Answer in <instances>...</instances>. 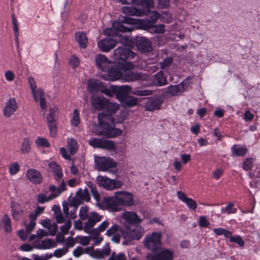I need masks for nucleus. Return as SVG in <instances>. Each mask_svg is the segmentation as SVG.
<instances>
[{
    "label": "nucleus",
    "instance_id": "nucleus-1",
    "mask_svg": "<svg viewBox=\"0 0 260 260\" xmlns=\"http://www.w3.org/2000/svg\"><path fill=\"white\" fill-rule=\"evenodd\" d=\"M87 88L89 92L93 94L101 92L107 96H116L117 98L129 93L140 96L150 95L152 93L151 90L145 89H137L132 91L128 85L111 86L107 88L102 82L94 79L88 81Z\"/></svg>",
    "mask_w": 260,
    "mask_h": 260
},
{
    "label": "nucleus",
    "instance_id": "nucleus-2",
    "mask_svg": "<svg viewBox=\"0 0 260 260\" xmlns=\"http://www.w3.org/2000/svg\"><path fill=\"white\" fill-rule=\"evenodd\" d=\"M136 56V53L128 49L123 47H118L114 50L113 58L118 64L112 66L107 71V73L102 74L101 77L105 80L116 81L122 80L123 76L122 64L120 63V60H124L128 58H134Z\"/></svg>",
    "mask_w": 260,
    "mask_h": 260
},
{
    "label": "nucleus",
    "instance_id": "nucleus-3",
    "mask_svg": "<svg viewBox=\"0 0 260 260\" xmlns=\"http://www.w3.org/2000/svg\"><path fill=\"white\" fill-rule=\"evenodd\" d=\"M103 204L110 211L118 212L125 207H132L134 204L133 194L126 191L114 192L113 197L104 198Z\"/></svg>",
    "mask_w": 260,
    "mask_h": 260
},
{
    "label": "nucleus",
    "instance_id": "nucleus-4",
    "mask_svg": "<svg viewBox=\"0 0 260 260\" xmlns=\"http://www.w3.org/2000/svg\"><path fill=\"white\" fill-rule=\"evenodd\" d=\"M150 21L134 19L127 16H122L120 21H114L113 27L123 32H130L137 28L140 24H143L145 27H150L159 18L160 15L156 11L150 13Z\"/></svg>",
    "mask_w": 260,
    "mask_h": 260
},
{
    "label": "nucleus",
    "instance_id": "nucleus-5",
    "mask_svg": "<svg viewBox=\"0 0 260 260\" xmlns=\"http://www.w3.org/2000/svg\"><path fill=\"white\" fill-rule=\"evenodd\" d=\"M108 115L99 114L98 115L99 125L95 127L98 135H103L108 138H114L122 134V129L114 126L115 123L108 121Z\"/></svg>",
    "mask_w": 260,
    "mask_h": 260
},
{
    "label": "nucleus",
    "instance_id": "nucleus-6",
    "mask_svg": "<svg viewBox=\"0 0 260 260\" xmlns=\"http://www.w3.org/2000/svg\"><path fill=\"white\" fill-rule=\"evenodd\" d=\"M111 28H108L105 29L104 34L108 37L102 39L98 42V46L100 49L104 52H109L113 49L117 44V41L109 37H115L119 36L118 31L122 32L117 29H115L113 27V23ZM122 32H124L122 31Z\"/></svg>",
    "mask_w": 260,
    "mask_h": 260
},
{
    "label": "nucleus",
    "instance_id": "nucleus-7",
    "mask_svg": "<svg viewBox=\"0 0 260 260\" xmlns=\"http://www.w3.org/2000/svg\"><path fill=\"white\" fill-rule=\"evenodd\" d=\"M107 113L102 114L108 115V121L111 123H120L125 119L127 115L126 111L120 109L118 104L113 103L107 105Z\"/></svg>",
    "mask_w": 260,
    "mask_h": 260
},
{
    "label": "nucleus",
    "instance_id": "nucleus-8",
    "mask_svg": "<svg viewBox=\"0 0 260 260\" xmlns=\"http://www.w3.org/2000/svg\"><path fill=\"white\" fill-rule=\"evenodd\" d=\"M135 64L132 62L125 61L122 64L123 82H132L138 80H145L148 78V76L141 72H132L135 68Z\"/></svg>",
    "mask_w": 260,
    "mask_h": 260
},
{
    "label": "nucleus",
    "instance_id": "nucleus-9",
    "mask_svg": "<svg viewBox=\"0 0 260 260\" xmlns=\"http://www.w3.org/2000/svg\"><path fill=\"white\" fill-rule=\"evenodd\" d=\"M161 234L160 232H153L146 236L143 240L144 246L152 251L153 253L161 244Z\"/></svg>",
    "mask_w": 260,
    "mask_h": 260
},
{
    "label": "nucleus",
    "instance_id": "nucleus-10",
    "mask_svg": "<svg viewBox=\"0 0 260 260\" xmlns=\"http://www.w3.org/2000/svg\"><path fill=\"white\" fill-rule=\"evenodd\" d=\"M174 250L166 248H158L153 253L147 255L148 260H173L174 258Z\"/></svg>",
    "mask_w": 260,
    "mask_h": 260
},
{
    "label": "nucleus",
    "instance_id": "nucleus-11",
    "mask_svg": "<svg viewBox=\"0 0 260 260\" xmlns=\"http://www.w3.org/2000/svg\"><path fill=\"white\" fill-rule=\"evenodd\" d=\"M144 233V229L138 224L132 228L127 227L123 233V238L128 241L139 240L143 236Z\"/></svg>",
    "mask_w": 260,
    "mask_h": 260
},
{
    "label": "nucleus",
    "instance_id": "nucleus-12",
    "mask_svg": "<svg viewBox=\"0 0 260 260\" xmlns=\"http://www.w3.org/2000/svg\"><path fill=\"white\" fill-rule=\"evenodd\" d=\"M96 181L99 186L109 190L121 188L123 185V182L120 180L111 179L102 176H98Z\"/></svg>",
    "mask_w": 260,
    "mask_h": 260
},
{
    "label": "nucleus",
    "instance_id": "nucleus-13",
    "mask_svg": "<svg viewBox=\"0 0 260 260\" xmlns=\"http://www.w3.org/2000/svg\"><path fill=\"white\" fill-rule=\"evenodd\" d=\"M94 163L96 168L101 171H107L116 166V162L109 157L95 156Z\"/></svg>",
    "mask_w": 260,
    "mask_h": 260
},
{
    "label": "nucleus",
    "instance_id": "nucleus-14",
    "mask_svg": "<svg viewBox=\"0 0 260 260\" xmlns=\"http://www.w3.org/2000/svg\"><path fill=\"white\" fill-rule=\"evenodd\" d=\"M89 144L94 148H100L109 151L116 150L115 143L111 140L104 139L91 138L88 141Z\"/></svg>",
    "mask_w": 260,
    "mask_h": 260
},
{
    "label": "nucleus",
    "instance_id": "nucleus-15",
    "mask_svg": "<svg viewBox=\"0 0 260 260\" xmlns=\"http://www.w3.org/2000/svg\"><path fill=\"white\" fill-rule=\"evenodd\" d=\"M142 219L140 218L137 213L133 211H125L121 215L120 221L121 223L128 227L130 224L140 223Z\"/></svg>",
    "mask_w": 260,
    "mask_h": 260
},
{
    "label": "nucleus",
    "instance_id": "nucleus-16",
    "mask_svg": "<svg viewBox=\"0 0 260 260\" xmlns=\"http://www.w3.org/2000/svg\"><path fill=\"white\" fill-rule=\"evenodd\" d=\"M89 200L90 196L88 190L80 189L70 202V206L74 208L75 211L82 201L88 202Z\"/></svg>",
    "mask_w": 260,
    "mask_h": 260
},
{
    "label": "nucleus",
    "instance_id": "nucleus-17",
    "mask_svg": "<svg viewBox=\"0 0 260 260\" xmlns=\"http://www.w3.org/2000/svg\"><path fill=\"white\" fill-rule=\"evenodd\" d=\"M87 221L84 224V231L89 234H92V228L102 219V216L96 212H91L87 218Z\"/></svg>",
    "mask_w": 260,
    "mask_h": 260
},
{
    "label": "nucleus",
    "instance_id": "nucleus-18",
    "mask_svg": "<svg viewBox=\"0 0 260 260\" xmlns=\"http://www.w3.org/2000/svg\"><path fill=\"white\" fill-rule=\"evenodd\" d=\"M57 110V107L50 108L49 113L46 116L50 135L51 137H55L57 133V126L54 119L55 113Z\"/></svg>",
    "mask_w": 260,
    "mask_h": 260
},
{
    "label": "nucleus",
    "instance_id": "nucleus-19",
    "mask_svg": "<svg viewBox=\"0 0 260 260\" xmlns=\"http://www.w3.org/2000/svg\"><path fill=\"white\" fill-rule=\"evenodd\" d=\"M189 85V79L186 78L180 84L177 85H172L169 87L168 92L170 95L177 96L180 93L185 91Z\"/></svg>",
    "mask_w": 260,
    "mask_h": 260
},
{
    "label": "nucleus",
    "instance_id": "nucleus-20",
    "mask_svg": "<svg viewBox=\"0 0 260 260\" xmlns=\"http://www.w3.org/2000/svg\"><path fill=\"white\" fill-rule=\"evenodd\" d=\"M96 66L102 71H107L111 65L112 62L104 55L99 54L95 57Z\"/></svg>",
    "mask_w": 260,
    "mask_h": 260
},
{
    "label": "nucleus",
    "instance_id": "nucleus-21",
    "mask_svg": "<svg viewBox=\"0 0 260 260\" xmlns=\"http://www.w3.org/2000/svg\"><path fill=\"white\" fill-rule=\"evenodd\" d=\"M123 233L124 231H122L118 225L114 224L107 231L106 235L108 236H113L112 241L118 243L120 241L121 237L123 236Z\"/></svg>",
    "mask_w": 260,
    "mask_h": 260
},
{
    "label": "nucleus",
    "instance_id": "nucleus-22",
    "mask_svg": "<svg viewBox=\"0 0 260 260\" xmlns=\"http://www.w3.org/2000/svg\"><path fill=\"white\" fill-rule=\"evenodd\" d=\"M18 107L15 99H9L7 102L3 110V114L6 117H10L13 115Z\"/></svg>",
    "mask_w": 260,
    "mask_h": 260
},
{
    "label": "nucleus",
    "instance_id": "nucleus-23",
    "mask_svg": "<svg viewBox=\"0 0 260 260\" xmlns=\"http://www.w3.org/2000/svg\"><path fill=\"white\" fill-rule=\"evenodd\" d=\"M177 196L178 198L185 203L190 209L196 210L197 208V204L195 201L191 198H188L184 192L181 191H178L177 192Z\"/></svg>",
    "mask_w": 260,
    "mask_h": 260
},
{
    "label": "nucleus",
    "instance_id": "nucleus-24",
    "mask_svg": "<svg viewBox=\"0 0 260 260\" xmlns=\"http://www.w3.org/2000/svg\"><path fill=\"white\" fill-rule=\"evenodd\" d=\"M26 178L33 183H40L42 180L41 173L33 169H28L26 173Z\"/></svg>",
    "mask_w": 260,
    "mask_h": 260
},
{
    "label": "nucleus",
    "instance_id": "nucleus-25",
    "mask_svg": "<svg viewBox=\"0 0 260 260\" xmlns=\"http://www.w3.org/2000/svg\"><path fill=\"white\" fill-rule=\"evenodd\" d=\"M122 4L141 6L144 8H149L153 5L152 0H118Z\"/></svg>",
    "mask_w": 260,
    "mask_h": 260
},
{
    "label": "nucleus",
    "instance_id": "nucleus-26",
    "mask_svg": "<svg viewBox=\"0 0 260 260\" xmlns=\"http://www.w3.org/2000/svg\"><path fill=\"white\" fill-rule=\"evenodd\" d=\"M11 213L13 218L15 220H19L23 212L22 207L19 203L13 201L11 202Z\"/></svg>",
    "mask_w": 260,
    "mask_h": 260
},
{
    "label": "nucleus",
    "instance_id": "nucleus-27",
    "mask_svg": "<svg viewBox=\"0 0 260 260\" xmlns=\"http://www.w3.org/2000/svg\"><path fill=\"white\" fill-rule=\"evenodd\" d=\"M33 245L35 248L39 249H49L56 246L55 241L50 239H46L38 242L35 241Z\"/></svg>",
    "mask_w": 260,
    "mask_h": 260
},
{
    "label": "nucleus",
    "instance_id": "nucleus-28",
    "mask_svg": "<svg viewBox=\"0 0 260 260\" xmlns=\"http://www.w3.org/2000/svg\"><path fill=\"white\" fill-rule=\"evenodd\" d=\"M122 12L127 15L136 16H142L145 14V9L141 10L140 8H137L135 7L125 6L122 8Z\"/></svg>",
    "mask_w": 260,
    "mask_h": 260
},
{
    "label": "nucleus",
    "instance_id": "nucleus-29",
    "mask_svg": "<svg viewBox=\"0 0 260 260\" xmlns=\"http://www.w3.org/2000/svg\"><path fill=\"white\" fill-rule=\"evenodd\" d=\"M137 42V47L141 52H146L151 51V43L147 39L141 37L138 38Z\"/></svg>",
    "mask_w": 260,
    "mask_h": 260
},
{
    "label": "nucleus",
    "instance_id": "nucleus-30",
    "mask_svg": "<svg viewBox=\"0 0 260 260\" xmlns=\"http://www.w3.org/2000/svg\"><path fill=\"white\" fill-rule=\"evenodd\" d=\"M148 101L145 103L146 110L153 111L160 108L163 102L162 99H147Z\"/></svg>",
    "mask_w": 260,
    "mask_h": 260
},
{
    "label": "nucleus",
    "instance_id": "nucleus-31",
    "mask_svg": "<svg viewBox=\"0 0 260 260\" xmlns=\"http://www.w3.org/2000/svg\"><path fill=\"white\" fill-rule=\"evenodd\" d=\"M41 224L44 228L48 229L50 235L53 236L55 234L57 231V225L55 222L51 221L49 219H45L41 221Z\"/></svg>",
    "mask_w": 260,
    "mask_h": 260
},
{
    "label": "nucleus",
    "instance_id": "nucleus-32",
    "mask_svg": "<svg viewBox=\"0 0 260 260\" xmlns=\"http://www.w3.org/2000/svg\"><path fill=\"white\" fill-rule=\"evenodd\" d=\"M93 107L98 110L105 109L107 112V105L110 104L107 99H92Z\"/></svg>",
    "mask_w": 260,
    "mask_h": 260
},
{
    "label": "nucleus",
    "instance_id": "nucleus-33",
    "mask_svg": "<svg viewBox=\"0 0 260 260\" xmlns=\"http://www.w3.org/2000/svg\"><path fill=\"white\" fill-rule=\"evenodd\" d=\"M0 226L6 232L10 233L12 230L11 220L8 214H5L2 218Z\"/></svg>",
    "mask_w": 260,
    "mask_h": 260
},
{
    "label": "nucleus",
    "instance_id": "nucleus-34",
    "mask_svg": "<svg viewBox=\"0 0 260 260\" xmlns=\"http://www.w3.org/2000/svg\"><path fill=\"white\" fill-rule=\"evenodd\" d=\"M75 39L81 48H86L88 39L85 33L80 31L77 32L75 34Z\"/></svg>",
    "mask_w": 260,
    "mask_h": 260
},
{
    "label": "nucleus",
    "instance_id": "nucleus-35",
    "mask_svg": "<svg viewBox=\"0 0 260 260\" xmlns=\"http://www.w3.org/2000/svg\"><path fill=\"white\" fill-rule=\"evenodd\" d=\"M49 167L53 171L55 180L59 181L63 176L61 168L54 161L50 162L49 164Z\"/></svg>",
    "mask_w": 260,
    "mask_h": 260
},
{
    "label": "nucleus",
    "instance_id": "nucleus-36",
    "mask_svg": "<svg viewBox=\"0 0 260 260\" xmlns=\"http://www.w3.org/2000/svg\"><path fill=\"white\" fill-rule=\"evenodd\" d=\"M231 150L232 155L243 156L246 153L247 149L243 146L235 145L232 147Z\"/></svg>",
    "mask_w": 260,
    "mask_h": 260
},
{
    "label": "nucleus",
    "instance_id": "nucleus-37",
    "mask_svg": "<svg viewBox=\"0 0 260 260\" xmlns=\"http://www.w3.org/2000/svg\"><path fill=\"white\" fill-rule=\"evenodd\" d=\"M167 83L166 78L164 76L163 73L159 72L154 76V84L158 86L166 85Z\"/></svg>",
    "mask_w": 260,
    "mask_h": 260
},
{
    "label": "nucleus",
    "instance_id": "nucleus-38",
    "mask_svg": "<svg viewBox=\"0 0 260 260\" xmlns=\"http://www.w3.org/2000/svg\"><path fill=\"white\" fill-rule=\"evenodd\" d=\"M68 149L70 151L71 155L74 154L78 149V143L74 139H68Z\"/></svg>",
    "mask_w": 260,
    "mask_h": 260
},
{
    "label": "nucleus",
    "instance_id": "nucleus-39",
    "mask_svg": "<svg viewBox=\"0 0 260 260\" xmlns=\"http://www.w3.org/2000/svg\"><path fill=\"white\" fill-rule=\"evenodd\" d=\"M254 165V160L251 157L247 158L243 161L242 169L245 171H249L252 169Z\"/></svg>",
    "mask_w": 260,
    "mask_h": 260
},
{
    "label": "nucleus",
    "instance_id": "nucleus-40",
    "mask_svg": "<svg viewBox=\"0 0 260 260\" xmlns=\"http://www.w3.org/2000/svg\"><path fill=\"white\" fill-rule=\"evenodd\" d=\"M31 149L30 142L28 138L23 139L20 148L21 152L23 154L28 153Z\"/></svg>",
    "mask_w": 260,
    "mask_h": 260
},
{
    "label": "nucleus",
    "instance_id": "nucleus-41",
    "mask_svg": "<svg viewBox=\"0 0 260 260\" xmlns=\"http://www.w3.org/2000/svg\"><path fill=\"white\" fill-rule=\"evenodd\" d=\"M120 103L124 107H133L138 103L137 99H120Z\"/></svg>",
    "mask_w": 260,
    "mask_h": 260
},
{
    "label": "nucleus",
    "instance_id": "nucleus-42",
    "mask_svg": "<svg viewBox=\"0 0 260 260\" xmlns=\"http://www.w3.org/2000/svg\"><path fill=\"white\" fill-rule=\"evenodd\" d=\"M80 121L79 112L77 109H75L70 120L71 123L73 126L76 127L79 125Z\"/></svg>",
    "mask_w": 260,
    "mask_h": 260
},
{
    "label": "nucleus",
    "instance_id": "nucleus-43",
    "mask_svg": "<svg viewBox=\"0 0 260 260\" xmlns=\"http://www.w3.org/2000/svg\"><path fill=\"white\" fill-rule=\"evenodd\" d=\"M20 166L17 162H13L9 166V172L11 175H16L19 171Z\"/></svg>",
    "mask_w": 260,
    "mask_h": 260
},
{
    "label": "nucleus",
    "instance_id": "nucleus-44",
    "mask_svg": "<svg viewBox=\"0 0 260 260\" xmlns=\"http://www.w3.org/2000/svg\"><path fill=\"white\" fill-rule=\"evenodd\" d=\"M76 240L77 243L86 246L89 244L91 237L90 236H78L76 237Z\"/></svg>",
    "mask_w": 260,
    "mask_h": 260
},
{
    "label": "nucleus",
    "instance_id": "nucleus-45",
    "mask_svg": "<svg viewBox=\"0 0 260 260\" xmlns=\"http://www.w3.org/2000/svg\"><path fill=\"white\" fill-rule=\"evenodd\" d=\"M214 234L217 236L224 235L225 237L229 238L232 233L223 228H215L213 230Z\"/></svg>",
    "mask_w": 260,
    "mask_h": 260
},
{
    "label": "nucleus",
    "instance_id": "nucleus-46",
    "mask_svg": "<svg viewBox=\"0 0 260 260\" xmlns=\"http://www.w3.org/2000/svg\"><path fill=\"white\" fill-rule=\"evenodd\" d=\"M237 209L234 208L233 203H230L227 205L224 208L221 209L222 213H226L228 214H234L236 212Z\"/></svg>",
    "mask_w": 260,
    "mask_h": 260
},
{
    "label": "nucleus",
    "instance_id": "nucleus-47",
    "mask_svg": "<svg viewBox=\"0 0 260 260\" xmlns=\"http://www.w3.org/2000/svg\"><path fill=\"white\" fill-rule=\"evenodd\" d=\"M88 208L86 206H82L80 209L79 217L82 220H85L87 219L89 216Z\"/></svg>",
    "mask_w": 260,
    "mask_h": 260
},
{
    "label": "nucleus",
    "instance_id": "nucleus-48",
    "mask_svg": "<svg viewBox=\"0 0 260 260\" xmlns=\"http://www.w3.org/2000/svg\"><path fill=\"white\" fill-rule=\"evenodd\" d=\"M36 144L38 147H47L49 146V143L45 138L38 137L35 141Z\"/></svg>",
    "mask_w": 260,
    "mask_h": 260
},
{
    "label": "nucleus",
    "instance_id": "nucleus-49",
    "mask_svg": "<svg viewBox=\"0 0 260 260\" xmlns=\"http://www.w3.org/2000/svg\"><path fill=\"white\" fill-rule=\"evenodd\" d=\"M35 101L36 103H38L40 104L41 108L42 109H45L48 107L50 108L56 107L55 106L51 105L49 103L47 102L46 99H35Z\"/></svg>",
    "mask_w": 260,
    "mask_h": 260
},
{
    "label": "nucleus",
    "instance_id": "nucleus-50",
    "mask_svg": "<svg viewBox=\"0 0 260 260\" xmlns=\"http://www.w3.org/2000/svg\"><path fill=\"white\" fill-rule=\"evenodd\" d=\"M71 3V2L70 0H65L64 4V10L61 13L62 17L64 19L66 18L69 15Z\"/></svg>",
    "mask_w": 260,
    "mask_h": 260
},
{
    "label": "nucleus",
    "instance_id": "nucleus-51",
    "mask_svg": "<svg viewBox=\"0 0 260 260\" xmlns=\"http://www.w3.org/2000/svg\"><path fill=\"white\" fill-rule=\"evenodd\" d=\"M109 224V223L107 221H104L96 228L92 230V234L93 233L96 234L97 233L103 232L107 228Z\"/></svg>",
    "mask_w": 260,
    "mask_h": 260
},
{
    "label": "nucleus",
    "instance_id": "nucleus-52",
    "mask_svg": "<svg viewBox=\"0 0 260 260\" xmlns=\"http://www.w3.org/2000/svg\"><path fill=\"white\" fill-rule=\"evenodd\" d=\"M50 190L51 191V193L49 196V199H51V200L56 198L61 193L59 189L56 188L54 185L50 186Z\"/></svg>",
    "mask_w": 260,
    "mask_h": 260
},
{
    "label": "nucleus",
    "instance_id": "nucleus-53",
    "mask_svg": "<svg viewBox=\"0 0 260 260\" xmlns=\"http://www.w3.org/2000/svg\"><path fill=\"white\" fill-rule=\"evenodd\" d=\"M145 27L150 28L152 31L157 34L163 33L165 31L164 25L162 24L155 25L153 26L151 25L150 27Z\"/></svg>",
    "mask_w": 260,
    "mask_h": 260
},
{
    "label": "nucleus",
    "instance_id": "nucleus-54",
    "mask_svg": "<svg viewBox=\"0 0 260 260\" xmlns=\"http://www.w3.org/2000/svg\"><path fill=\"white\" fill-rule=\"evenodd\" d=\"M31 91L34 98H42L45 95L43 89L38 88L37 86Z\"/></svg>",
    "mask_w": 260,
    "mask_h": 260
},
{
    "label": "nucleus",
    "instance_id": "nucleus-55",
    "mask_svg": "<svg viewBox=\"0 0 260 260\" xmlns=\"http://www.w3.org/2000/svg\"><path fill=\"white\" fill-rule=\"evenodd\" d=\"M229 238H230L231 242L237 243L240 246H243L244 244L243 240L239 236H232L231 235Z\"/></svg>",
    "mask_w": 260,
    "mask_h": 260
},
{
    "label": "nucleus",
    "instance_id": "nucleus-56",
    "mask_svg": "<svg viewBox=\"0 0 260 260\" xmlns=\"http://www.w3.org/2000/svg\"><path fill=\"white\" fill-rule=\"evenodd\" d=\"M68 251V248L57 249L54 251V255L57 257H60L66 254Z\"/></svg>",
    "mask_w": 260,
    "mask_h": 260
},
{
    "label": "nucleus",
    "instance_id": "nucleus-57",
    "mask_svg": "<svg viewBox=\"0 0 260 260\" xmlns=\"http://www.w3.org/2000/svg\"><path fill=\"white\" fill-rule=\"evenodd\" d=\"M5 78L8 82H12L14 80L15 75L14 73L11 70H7L5 72Z\"/></svg>",
    "mask_w": 260,
    "mask_h": 260
},
{
    "label": "nucleus",
    "instance_id": "nucleus-58",
    "mask_svg": "<svg viewBox=\"0 0 260 260\" xmlns=\"http://www.w3.org/2000/svg\"><path fill=\"white\" fill-rule=\"evenodd\" d=\"M12 24H13V29L15 33V37L16 38H18L19 36V25L15 17H13L12 18Z\"/></svg>",
    "mask_w": 260,
    "mask_h": 260
},
{
    "label": "nucleus",
    "instance_id": "nucleus-59",
    "mask_svg": "<svg viewBox=\"0 0 260 260\" xmlns=\"http://www.w3.org/2000/svg\"><path fill=\"white\" fill-rule=\"evenodd\" d=\"M72 226V222L71 220H68L61 227V231L63 234H67Z\"/></svg>",
    "mask_w": 260,
    "mask_h": 260
},
{
    "label": "nucleus",
    "instance_id": "nucleus-60",
    "mask_svg": "<svg viewBox=\"0 0 260 260\" xmlns=\"http://www.w3.org/2000/svg\"><path fill=\"white\" fill-rule=\"evenodd\" d=\"M79 63L80 61L78 58L75 56H73L71 57V58L70 59V64L72 68H77L79 65Z\"/></svg>",
    "mask_w": 260,
    "mask_h": 260
},
{
    "label": "nucleus",
    "instance_id": "nucleus-61",
    "mask_svg": "<svg viewBox=\"0 0 260 260\" xmlns=\"http://www.w3.org/2000/svg\"><path fill=\"white\" fill-rule=\"evenodd\" d=\"M172 62V59L171 58H167L160 63V67L162 69H167L171 65Z\"/></svg>",
    "mask_w": 260,
    "mask_h": 260
},
{
    "label": "nucleus",
    "instance_id": "nucleus-62",
    "mask_svg": "<svg viewBox=\"0 0 260 260\" xmlns=\"http://www.w3.org/2000/svg\"><path fill=\"white\" fill-rule=\"evenodd\" d=\"M125 255L122 253H119L116 254V253H113L111 256L109 258V260H125Z\"/></svg>",
    "mask_w": 260,
    "mask_h": 260
},
{
    "label": "nucleus",
    "instance_id": "nucleus-63",
    "mask_svg": "<svg viewBox=\"0 0 260 260\" xmlns=\"http://www.w3.org/2000/svg\"><path fill=\"white\" fill-rule=\"evenodd\" d=\"M254 118V115L249 111L246 110L244 114V119L246 121H251Z\"/></svg>",
    "mask_w": 260,
    "mask_h": 260
},
{
    "label": "nucleus",
    "instance_id": "nucleus-64",
    "mask_svg": "<svg viewBox=\"0 0 260 260\" xmlns=\"http://www.w3.org/2000/svg\"><path fill=\"white\" fill-rule=\"evenodd\" d=\"M171 16L170 14L167 13H163L160 15V19L162 22L169 23L171 21Z\"/></svg>",
    "mask_w": 260,
    "mask_h": 260
}]
</instances>
